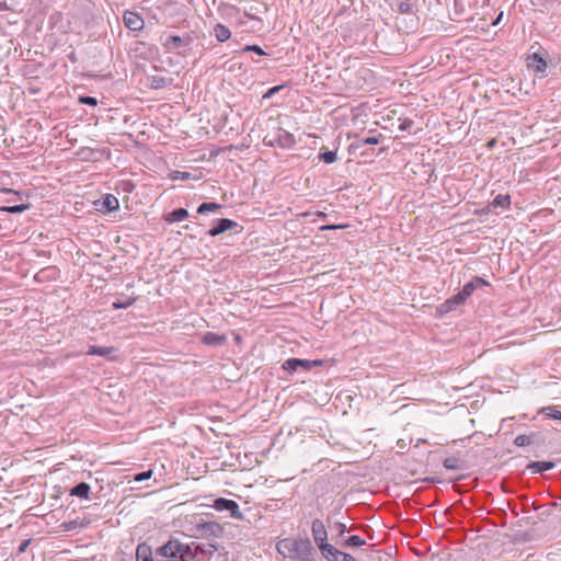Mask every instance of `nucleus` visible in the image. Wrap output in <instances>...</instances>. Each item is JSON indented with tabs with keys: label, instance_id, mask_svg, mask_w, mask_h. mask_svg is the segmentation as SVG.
Instances as JSON below:
<instances>
[{
	"label": "nucleus",
	"instance_id": "nucleus-1",
	"mask_svg": "<svg viewBox=\"0 0 561 561\" xmlns=\"http://www.w3.org/2000/svg\"><path fill=\"white\" fill-rule=\"evenodd\" d=\"M276 549L285 558L316 561L317 552L309 538H284L277 542Z\"/></svg>",
	"mask_w": 561,
	"mask_h": 561
},
{
	"label": "nucleus",
	"instance_id": "nucleus-2",
	"mask_svg": "<svg viewBox=\"0 0 561 561\" xmlns=\"http://www.w3.org/2000/svg\"><path fill=\"white\" fill-rule=\"evenodd\" d=\"M213 507L218 512L227 511L230 516L238 520H243L244 515L239 510V504L233 500L219 497L214 501Z\"/></svg>",
	"mask_w": 561,
	"mask_h": 561
},
{
	"label": "nucleus",
	"instance_id": "nucleus-3",
	"mask_svg": "<svg viewBox=\"0 0 561 561\" xmlns=\"http://www.w3.org/2000/svg\"><path fill=\"white\" fill-rule=\"evenodd\" d=\"M322 365L321 359H300V358H289L283 364V368L288 373L297 371L298 369L310 370L313 367H318Z\"/></svg>",
	"mask_w": 561,
	"mask_h": 561
},
{
	"label": "nucleus",
	"instance_id": "nucleus-4",
	"mask_svg": "<svg viewBox=\"0 0 561 561\" xmlns=\"http://www.w3.org/2000/svg\"><path fill=\"white\" fill-rule=\"evenodd\" d=\"M320 552L327 561H356L350 553L340 551L332 545L320 547Z\"/></svg>",
	"mask_w": 561,
	"mask_h": 561
},
{
	"label": "nucleus",
	"instance_id": "nucleus-5",
	"mask_svg": "<svg viewBox=\"0 0 561 561\" xmlns=\"http://www.w3.org/2000/svg\"><path fill=\"white\" fill-rule=\"evenodd\" d=\"M196 529L205 538H220L224 535V527L217 522L199 523Z\"/></svg>",
	"mask_w": 561,
	"mask_h": 561
},
{
	"label": "nucleus",
	"instance_id": "nucleus-6",
	"mask_svg": "<svg viewBox=\"0 0 561 561\" xmlns=\"http://www.w3.org/2000/svg\"><path fill=\"white\" fill-rule=\"evenodd\" d=\"M311 533L314 542L317 543L318 548L322 546L329 545L327 542L328 539V531L325 529V526L321 519H313L311 523Z\"/></svg>",
	"mask_w": 561,
	"mask_h": 561
},
{
	"label": "nucleus",
	"instance_id": "nucleus-7",
	"mask_svg": "<svg viewBox=\"0 0 561 561\" xmlns=\"http://www.w3.org/2000/svg\"><path fill=\"white\" fill-rule=\"evenodd\" d=\"M182 542L178 539H171L163 546L157 549V554L160 557H180Z\"/></svg>",
	"mask_w": 561,
	"mask_h": 561
},
{
	"label": "nucleus",
	"instance_id": "nucleus-8",
	"mask_svg": "<svg viewBox=\"0 0 561 561\" xmlns=\"http://www.w3.org/2000/svg\"><path fill=\"white\" fill-rule=\"evenodd\" d=\"M236 227H238V222L228 218H221L216 221L215 226L208 231V234L216 237Z\"/></svg>",
	"mask_w": 561,
	"mask_h": 561
},
{
	"label": "nucleus",
	"instance_id": "nucleus-9",
	"mask_svg": "<svg viewBox=\"0 0 561 561\" xmlns=\"http://www.w3.org/2000/svg\"><path fill=\"white\" fill-rule=\"evenodd\" d=\"M124 23L131 31H139L144 27L145 22L138 13L126 12L124 14Z\"/></svg>",
	"mask_w": 561,
	"mask_h": 561
},
{
	"label": "nucleus",
	"instance_id": "nucleus-10",
	"mask_svg": "<svg viewBox=\"0 0 561 561\" xmlns=\"http://www.w3.org/2000/svg\"><path fill=\"white\" fill-rule=\"evenodd\" d=\"M466 300L462 298V296L458 293L457 295H454L453 297L448 298L445 302H443L438 307V311L440 313H448L453 310H455L458 306L462 305Z\"/></svg>",
	"mask_w": 561,
	"mask_h": 561
},
{
	"label": "nucleus",
	"instance_id": "nucleus-11",
	"mask_svg": "<svg viewBox=\"0 0 561 561\" xmlns=\"http://www.w3.org/2000/svg\"><path fill=\"white\" fill-rule=\"evenodd\" d=\"M482 285H488L486 280H484L483 278L481 277H473L469 283H467L461 291H459V294L462 296V298L465 300H467L468 297H470L472 295V293L480 286Z\"/></svg>",
	"mask_w": 561,
	"mask_h": 561
},
{
	"label": "nucleus",
	"instance_id": "nucleus-12",
	"mask_svg": "<svg viewBox=\"0 0 561 561\" xmlns=\"http://www.w3.org/2000/svg\"><path fill=\"white\" fill-rule=\"evenodd\" d=\"M276 142H277V146H279L282 148H291L296 144V140H295V137L293 134H290L286 130L279 129V131L276 136Z\"/></svg>",
	"mask_w": 561,
	"mask_h": 561
},
{
	"label": "nucleus",
	"instance_id": "nucleus-13",
	"mask_svg": "<svg viewBox=\"0 0 561 561\" xmlns=\"http://www.w3.org/2000/svg\"><path fill=\"white\" fill-rule=\"evenodd\" d=\"M115 347L113 346H99V345H90L87 354L88 355H98L102 357L110 358L111 355L115 352Z\"/></svg>",
	"mask_w": 561,
	"mask_h": 561
},
{
	"label": "nucleus",
	"instance_id": "nucleus-14",
	"mask_svg": "<svg viewBox=\"0 0 561 561\" xmlns=\"http://www.w3.org/2000/svg\"><path fill=\"white\" fill-rule=\"evenodd\" d=\"M187 44V39L180 36H169L164 43V47L169 50H176Z\"/></svg>",
	"mask_w": 561,
	"mask_h": 561
},
{
	"label": "nucleus",
	"instance_id": "nucleus-15",
	"mask_svg": "<svg viewBox=\"0 0 561 561\" xmlns=\"http://www.w3.org/2000/svg\"><path fill=\"white\" fill-rule=\"evenodd\" d=\"M203 343L210 346H219L222 345L226 342L225 335H219L214 332H207L203 339Z\"/></svg>",
	"mask_w": 561,
	"mask_h": 561
},
{
	"label": "nucleus",
	"instance_id": "nucleus-16",
	"mask_svg": "<svg viewBox=\"0 0 561 561\" xmlns=\"http://www.w3.org/2000/svg\"><path fill=\"white\" fill-rule=\"evenodd\" d=\"M90 490L91 488L87 482H80L70 490V495L81 499H89Z\"/></svg>",
	"mask_w": 561,
	"mask_h": 561
},
{
	"label": "nucleus",
	"instance_id": "nucleus-17",
	"mask_svg": "<svg viewBox=\"0 0 561 561\" xmlns=\"http://www.w3.org/2000/svg\"><path fill=\"white\" fill-rule=\"evenodd\" d=\"M531 470L533 473H541L543 471L550 470L554 468V462L552 461H534L527 467Z\"/></svg>",
	"mask_w": 561,
	"mask_h": 561
},
{
	"label": "nucleus",
	"instance_id": "nucleus-18",
	"mask_svg": "<svg viewBox=\"0 0 561 561\" xmlns=\"http://www.w3.org/2000/svg\"><path fill=\"white\" fill-rule=\"evenodd\" d=\"M443 466L447 470L458 471L463 468V460L456 456L448 457L443 461Z\"/></svg>",
	"mask_w": 561,
	"mask_h": 561
},
{
	"label": "nucleus",
	"instance_id": "nucleus-19",
	"mask_svg": "<svg viewBox=\"0 0 561 561\" xmlns=\"http://www.w3.org/2000/svg\"><path fill=\"white\" fill-rule=\"evenodd\" d=\"M101 204H102V208L105 209L106 211H113V210L118 209V207H119L118 199L114 195H111V194L105 195V197L102 199Z\"/></svg>",
	"mask_w": 561,
	"mask_h": 561
},
{
	"label": "nucleus",
	"instance_id": "nucleus-20",
	"mask_svg": "<svg viewBox=\"0 0 561 561\" xmlns=\"http://www.w3.org/2000/svg\"><path fill=\"white\" fill-rule=\"evenodd\" d=\"M188 217V211L185 208H176L168 214L165 220L170 222L182 221Z\"/></svg>",
	"mask_w": 561,
	"mask_h": 561
},
{
	"label": "nucleus",
	"instance_id": "nucleus-21",
	"mask_svg": "<svg viewBox=\"0 0 561 561\" xmlns=\"http://www.w3.org/2000/svg\"><path fill=\"white\" fill-rule=\"evenodd\" d=\"M221 205L220 204H217V203H214V202H207V203H203L198 206L197 208V214L199 215H204V214H207V213H215L219 209H221Z\"/></svg>",
	"mask_w": 561,
	"mask_h": 561
},
{
	"label": "nucleus",
	"instance_id": "nucleus-22",
	"mask_svg": "<svg viewBox=\"0 0 561 561\" xmlns=\"http://www.w3.org/2000/svg\"><path fill=\"white\" fill-rule=\"evenodd\" d=\"M144 559H152L151 548L146 543H140L136 549V561H141Z\"/></svg>",
	"mask_w": 561,
	"mask_h": 561
},
{
	"label": "nucleus",
	"instance_id": "nucleus-23",
	"mask_svg": "<svg viewBox=\"0 0 561 561\" xmlns=\"http://www.w3.org/2000/svg\"><path fill=\"white\" fill-rule=\"evenodd\" d=\"M215 35L219 42H226L230 38L231 32L226 25L217 24L215 26Z\"/></svg>",
	"mask_w": 561,
	"mask_h": 561
},
{
	"label": "nucleus",
	"instance_id": "nucleus-24",
	"mask_svg": "<svg viewBox=\"0 0 561 561\" xmlns=\"http://www.w3.org/2000/svg\"><path fill=\"white\" fill-rule=\"evenodd\" d=\"M529 66L534 67L537 72H543L547 68V62L538 54L531 56Z\"/></svg>",
	"mask_w": 561,
	"mask_h": 561
},
{
	"label": "nucleus",
	"instance_id": "nucleus-25",
	"mask_svg": "<svg viewBox=\"0 0 561 561\" xmlns=\"http://www.w3.org/2000/svg\"><path fill=\"white\" fill-rule=\"evenodd\" d=\"M511 205V196L508 194H499L492 202L493 207L508 208Z\"/></svg>",
	"mask_w": 561,
	"mask_h": 561
},
{
	"label": "nucleus",
	"instance_id": "nucleus-26",
	"mask_svg": "<svg viewBox=\"0 0 561 561\" xmlns=\"http://www.w3.org/2000/svg\"><path fill=\"white\" fill-rule=\"evenodd\" d=\"M180 559H183V561H194L195 553L193 552L192 548L188 545L182 543Z\"/></svg>",
	"mask_w": 561,
	"mask_h": 561
},
{
	"label": "nucleus",
	"instance_id": "nucleus-27",
	"mask_svg": "<svg viewBox=\"0 0 561 561\" xmlns=\"http://www.w3.org/2000/svg\"><path fill=\"white\" fill-rule=\"evenodd\" d=\"M365 543H366V541L363 538H360L357 535H353V536L348 537L345 540L344 546H346V547H362Z\"/></svg>",
	"mask_w": 561,
	"mask_h": 561
},
{
	"label": "nucleus",
	"instance_id": "nucleus-28",
	"mask_svg": "<svg viewBox=\"0 0 561 561\" xmlns=\"http://www.w3.org/2000/svg\"><path fill=\"white\" fill-rule=\"evenodd\" d=\"M136 301V298H126L125 300L117 299L113 302L114 309H127Z\"/></svg>",
	"mask_w": 561,
	"mask_h": 561
},
{
	"label": "nucleus",
	"instance_id": "nucleus-29",
	"mask_svg": "<svg viewBox=\"0 0 561 561\" xmlns=\"http://www.w3.org/2000/svg\"><path fill=\"white\" fill-rule=\"evenodd\" d=\"M28 208L26 204L3 207L2 210L9 214H20Z\"/></svg>",
	"mask_w": 561,
	"mask_h": 561
},
{
	"label": "nucleus",
	"instance_id": "nucleus-30",
	"mask_svg": "<svg viewBox=\"0 0 561 561\" xmlns=\"http://www.w3.org/2000/svg\"><path fill=\"white\" fill-rule=\"evenodd\" d=\"M319 158H320V160H322L323 162H325L328 164L335 162L337 159L335 151L321 152Z\"/></svg>",
	"mask_w": 561,
	"mask_h": 561
},
{
	"label": "nucleus",
	"instance_id": "nucleus-31",
	"mask_svg": "<svg viewBox=\"0 0 561 561\" xmlns=\"http://www.w3.org/2000/svg\"><path fill=\"white\" fill-rule=\"evenodd\" d=\"M255 53L259 56H267V53H265L259 45H247L241 49V53Z\"/></svg>",
	"mask_w": 561,
	"mask_h": 561
},
{
	"label": "nucleus",
	"instance_id": "nucleus-32",
	"mask_svg": "<svg viewBox=\"0 0 561 561\" xmlns=\"http://www.w3.org/2000/svg\"><path fill=\"white\" fill-rule=\"evenodd\" d=\"M196 549L207 556H213V553L218 550V545L217 543H208L207 546H204V547L197 546Z\"/></svg>",
	"mask_w": 561,
	"mask_h": 561
},
{
	"label": "nucleus",
	"instance_id": "nucleus-33",
	"mask_svg": "<svg viewBox=\"0 0 561 561\" xmlns=\"http://www.w3.org/2000/svg\"><path fill=\"white\" fill-rule=\"evenodd\" d=\"M398 11L402 14H409L412 13V4L409 0L401 1L398 4Z\"/></svg>",
	"mask_w": 561,
	"mask_h": 561
},
{
	"label": "nucleus",
	"instance_id": "nucleus-34",
	"mask_svg": "<svg viewBox=\"0 0 561 561\" xmlns=\"http://www.w3.org/2000/svg\"><path fill=\"white\" fill-rule=\"evenodd\" d=\"M514 444H515L516 446H520V447H522V446H527V445H529V444H530V437H529V436H527V435H524V434L518 435V436H516V437H515V439H514Z\"/></svg>",
	"mask_w": 561,
	"mask_h": 561
},
{
	"label": "nucleus",
	"instance_id": "nucleus-35",
	"mask_svg": "<svg viewBox=\"0 0 561 561\" xmlns=\"http://www.w3.org/2000/svg\"><path fill=\"white\" fill-rule=\"evenodd\" d=\"M167 83L165 78L163 77H153L151 80V87L154 89L163 88Z\"/></svg>",
	"mask_w": 561,
	"mask_h": 561
},
{
	"label": "nucleus",
	"instance_id": "nucleus-36",
	"mask_svg": "<svg viewBox=\"0 0 561 561\" xmlns=\"http://www.w3.org/2000/svg\"><path fill=\"white\" fill-rule=\"evenodd\" d=\"M79 103L80 104L90 105V106H95L98 104V101L93 96L85 95V96H80L79 98Z\"/></svg>",
	"mask_w": 561,
	"mask_h": 561
},
{
	"label": "nucleus",
	"instance_id": "nucleus-37",
	"mask_svg": "<svg viewBox=\"0 0 561 561\" xmlns=\"http://www.w3.org/2000/svg\"><path fill=\"white\" fill-rule=\"evenodd\" d=\"M152 476V471L151 470H147V471H144V472H140V473H137L135 477H134V480L137 481V482H141V481H145V480H148L150 479Z\"/></svg>",
	"mask_w": 561,
	"mask_h": 561
},
{
	"label": "nucleus",
	"instance_id": "nucleus-38",
	"mask_svg": "<svg viewBox=\"0 0 561 561\" xmlns=\"http://www.w3.org/2000/svg\"><path fill=\"white\" fill-rule=\"evenodd\" d=\"M381 136H370L362 139L363 145H378L380 142Z\"/></svg>",
	"mask_w": 561,
	"mask_h": 561
},
{
	"label": "nucleus",
	"instance_id": "nucleus-39",
	"mask_svg": "<svg viewBox=\"0 0 561 561\" xmlns=\"http://www.w3.org/2000/svg\"><path fill=\"white\" fill-rule=\"evenodd\" d=\"M543 411H547V415L554 420H561V411H558L553 408H546Z\"/></svg>",
	"mask_w": 561,
	"mask_h": 561
},
{
	"label": "nucleus",
	"instance_id": "nucleus-40",
	"mask_svg": "<svg viewBox=\"0 0 561 561\" xmlns=\"http://www.w3.org/2000/svg\"><path fill=\"white\" fill-rule=\"evenodd\" d=\"M192 178L191 173L188 172H184V171H175L173 173V179L174 180H190Z\"/></svg>",
	"mask_w": 561,
	"mask_h": 561
},
{
	"label": "nucleus",
	"instance_id": "nucleus-41",
	"mask_svg": "<svg viewBox=\"0 0 561 561\" xmlns=\"http://www.w3.org/2000/svg\"><path fill=\"white\" fill-rule=\"evenodd\" d=\"M346 227H347V225H327V226H322L320 228V230H322V231H325V230H337V229H344Z\"/></svg>",
	"mask_w": 561,
	"mask_h": 561
},
{
	"label": "nucleus",
	"instance_id": "nucleus-42",
	"mask_svg": "<svg viewBox=\"0 0 561 561\" xmlns=\"http://www.w3.org/2000/svg\"><path fill=\"white\" fill-rule=\"evenodd\" d=\"M335 528L339 533V537H343L345 535V533L347 531V527L343 523H336Z\"/></svg>",
	"mask_w": 561,
	"mask_h": 561
},
{
	"label": "nucleus",
	"instance_id": "nucleus-43",
	"mask_svg": "<svg viewBox=\"0 0 561 561\" xmlns=\"http://www.w3.org/2000/svg\"><path fill=\"white\" fill-rule=\"evenodd\" d=\"M282 89V85H276V87H273L271 88L265 94H264V98H271L272 95H274L276 92H278L279 90Z\"/></svg>",
	"mask_w": 561,
	"mask_h": 561
},
{
	"label": "nucleus",
	"instance_id": "nucleus-44",
	"mask_svg": "<svg viewBox=\"0 0 561 561\" xmlns=\"http://www.w3.org/2000/svg\"><path fill=\"white\" fill-rule=\"evenodd\" d=\"M263 142H264L266 146H271V147H274V146H276V145H277V142H276V137H274V138H268L267 136H265V137L263 138Z\"/></svg>",
	"mask_w": 561,
	"mask_h": 561
},
{
	"label": "nucleus",
	"instance_id": "nucleus-45",
	"mask_svg": "<svg viewBox=\"0 0 561 561\" xmlns=\"http://www.w3.org/2000/svg\"><path fill=\"white\" fill-rule=\"evenodd\" d=\"M28 543H30V541H28V540H26V541L22 542V543H21V546H20V548H19V551H20V552L25 551V549H26V547L28 546Z\"/></svg>",
	"mask_w": 561,
	"mask_h": 561
},
{
	"label": "nucleus",
	"instance_id": "nucleus-46",
	"mask_svg": "<svg viewBox=\"0 0 561 561\" xmlns=\"http://www.w3.org/2000/svg\"><path fill=\"white\" fill-rule=\"evenodd\" d=\"M10 10V7L7 4V2H0V11Z\"/></svg>",
	"mask_w": 561,
	"mask_h": 561
},
{
	"label": "nucleus",
	"instance_id": "nucleus-47",
	"mask_svg": "<svg viewBox=\"0 0 561 561\" xmlns=\"http://www.w3.org/2000/svg\"><path fill=\"white\" fill-rule=\"evenodd\" d=\"M164 561H183V559H180L179 557L172 558V557H163Z\"/></svg>",
	"mask_w": 561,
	"mask_h": 561
},
{
	"label": "nucleus",
	"instance_id": "nucleus-48",
	"mask_svg": "<svg viewBox=\"0 0 561 561\" xmlns=\"http://www.w3.org/2000/svg\"><path fill=\"white\" fill-rule=\"evenodd\" d=\"M502 16H503V12H501V13L499 14V16H497V18H496V20L493 22V24H494V25H495V24H497V23L501 21Z\"/></svg>",
	"mask_w": 561,
	"mask_h": 561
},
{
	"label": "nucleus",
	"instance_id": "nucleus-49",
	"mask_svg": "<svg viewBox=\"0 0 561 561\" xmlns=\"http://www.w3.org/2000/svg\"><path fill=\"white\" fill-rule=\"evenodd\" d=\"M494 145H495V139L490 140L488 144L489 147H493Z\"/></svg>",
	"mask_w": 561,
	"mask_h": 561
},
{
	"label": "nucleus",
	"instance_id": "nucleus-50",
	"mask_svg": "<svg viewBox=\"0 0 561 561\" xmlns=\"http://www.w3.org/2000/svg\"><path fill=\"white\" fill-rule=\"evenodd\" d=\"M317 215H318L319 217H325V216H327V215H325L324 213H322V211H318V213H317Z\"/></svg>",
	"mask_w": 561,
	"mask_h": 561
}]
</instances>
